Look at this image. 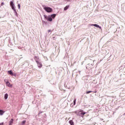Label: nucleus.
<instances>
[{"mask_svg":"<svg viewBox=\"0 0 125 125\" xmlns=\"http://www.w3.org/2000/svg\"><path fill=\"white\" fill-rule=\"evenodd\" d=\"M88 61L89 63L87 64L86 68V69H87V68H90V69H91L93 67V66H94V62H96V61L95 60L89 59Z\"/></svg>","mask_w":125,"mask_h":125,"instance_id":"f257e3e1","label":"nucleus"},{"mask_svg":"<svg viewBox=\"0 0 125 125\" xmlns=\"http://www.w3.org/2000/svg\"><path fill=\"white\" fill-rule=\"evenodd\" d=\"M42 6L44 10L46 11L47 13H51V12H52V11H53V9H52V8L50 7H46V6L44 5H42Z\"/></svg>","mask_w":125,"mask_h":125,"instance_id":"f03ea898","label":"nucleus"},{"mask_svg":"<svg viewBox=\"0 0 125 125\" xmlns=\"http://www.w3.org/2000/svg\"><path fill=\"white\" fill-rule=\"evenodd\" d=\"M44 18L46 20H47V21H49V22L52 21V18L50 16V15H49L48 17L46 15H44Z\"/></svg>","mask_w":125,"mask_h":125,"instance_id":"7ed1b4c3","label":"nucleus"},{"mask_svg":"<svg viewBox=\"0 0 125 125\" xmlns=\"http://www.w3.org/2000/svg\"><path fill=\"white\" fill-rule=\"evenodd\" d=\"M36 63H37L38 67V68H39V69H41V68H42V63L40 61H37Z\"/></svg>","mask_w":125,"mask_h":125,"instance_id":"20e7f679","label":"nucleus"},{"mask_svg":"<svg viewBox=\"0 0 125 125\" xmlns=\"http://www.w3.org/2000/svg\"><path fill=\"white\" fill-rule=\"evenodd\" d=\"M79 116H80V117H83V116L84 115H85V112L83 111H82L81 112H79Z\"/></svg>","mask_w":125,"mask_h":125,"instance_id":"39448f33","label":"nucleus"},{"mask_svg":"<svg viewBox=\"0 0 125 125\" xmlns=\"http://www.w3.org/2000/svg\"><path fill=\"white\" fill-rule=\"evenodd\" d=\"M6 85H7V86H8L9 87H12V85L10 84V83H9V82L7 81L6 83Z\"/></svg>","mask_w":125,"mask_h":125,"instance_id":"423d86ee","label":"nucleus"},{"mask_svg":"<svg viewBox=\"0 0 125 125\" xmlns=\"http://www.w3.org/2000/svg\"><path fill=\"white\" fill-rule=\"evenodd\" d=\"M92 26H94V27H96V28H99V29H101V26H99V25L97 24H92Z\"/></svg>","mask_w":125,"mask_h":125,"instance_id":"0eeeda50","label":"nucleus"},{"mask_svg":"<svg viewBox=\"0 0 125 125\" xmlns=\"http://www.w3.org/2000/svg\"><path fill=\"white\" fill-rule=\"evenodd\" d=\"M10 5L11 6V7H12V6H15V5H14V2L13 0H11L10 2Z\"/></svg>","mask_w":125,"mask_h":125,"instance_id":"6e6552de","label":"nucleus"},{"mask_svg":"<svg viewBox=\"0 0 125 125\" xmlns=\"http://www.w3.org/2000/svg\"><path fill=\"white\" fill-rule=\"evenodd\" d=\"M34 60H35L36 62H37V61H39V59H40V58L39 56H34Z\"/></svg>","mask_w":125,"mask_h":125,"instance_id":"1a4fd4ad","label":"nucleus"},{"mask_svg":"<svg viewBox=\"0 0 125 125\" xmlns=\"http://www.w3.org/2000/svg\"><path fill=\"white\" fill-rule=\"evenodd\" d=\"M8 74H9V75H11V76H13V75H14V74L12 72V70L8 71Z\"/></svg>","mask_w":125,"mask_h":125,"instance_id":"9d476101","label":"nucleus"},{"mask_svg":"<svg viewBox=\"0 0 125 125\" xmlns=\"http://www.w3.org/2000/svg\"><path fill=\"white\" fill-rule=\"evenodd\" d=\"M50 16L51 17V18H53V19H54V18H55V17H56V14H53L50 15Z\"/></svg>","mask_w":125,"mask_h":125,"instance_id":"9b49d317","label":"nucleus"},{"mask_svg":"<svg viewBox=\"0 0 125 125\" xmlns=\"http://www.w3.org/2000/svg\"><path fill=\"white\" fill-rule=\"evenodd\" d=\"M13 119H11V120L9 121V125H12L13 124Z\"/></svg>","mask_w":125,"mask_h":125,"instance_id":"f8f14e48","label":"nucleus"},{"mask_svg":"<svg viewBox=\"0 0 125 125\" xmlns=\"http://www.w3.org/2000/svg\"><path fill=\"white\" fill-rule=\"evenodd\" d=\"M8 98V94L7 93H6L4 94V99L5 100H6Z\"/></svg>","mask_w":125,"mask_h":125,"instance_id":"ddd939ff","label":"nucleus"},{"mask_svg":"<svg viewBox=\"0 0 125 125\" xmlns=\"http://www.w3.org/2000/svg\"><path fill=\"white\" fill-rule=\"evenodd\" d=\"M69 7H70V5H67L64 8V11H66L67 9H69Z\"/></svg>","mask_w":125,"mask_h":125,"instance_id":"4468645a","label":"nucleus"},{"mask_svg":"<svg viewBox=\"0 0 125 125\" xmlns=\"http://www.w3.org/2000/svg\"><path fill=\"white\" fill-rule=\"evenodd\" d=\"M4 114V111H3L2 110L0 109V116H2Z\"/></svg>","mask_w":125,"mask_h":125,"instance_id":"2eb2a0df","label":"nucleus"},{"mask_svg":"<svg viewBox=\"0 0 125 125\" xmlns=\"http://www.w3.org/2000/svg\"><path fill=\"white\" fill-rule=\"evenodd\" d=\"M14 11L15 16L18 17L19 14L17 13V11H16V10H15V11Z\"/></svg>","mask_w":125,"mask_h":125,"instance_id":"dca6fc26","label":"nucleus"},{"mask_svg":"<svg viewBox=\"0 0 125 125\" xmlns=\"http://www.w3.org/2000/svg\"><path fill=\"white\" fill-rule=\"evenodd\" d=\"M69 123L70 124V125H74V122L73 121V120H70L69 121Z\"/></svg>","mask_w":125,"mask_h":125,"instance_id":"f3484780","label":"nucleus"},{"mask_svg":"<svg viewBox=\"0 0 125 125\" xmlns=\"http://www.w3.org/2000/svg\"><path fill=\"white\" fill-rule=\"evenodd\" d=\"M12 9L14 11L15 10H16V9H15V6H13L12 7H11Z\"/></svg>","mask_w":125,"mask_h":125,"instance_id":"a211bd4d","label":"nucleus"},{"mask_svg":"<svg viewBox=\"0 0 125 125\" xmlns=\"http://www.w3.org/2000/svg\"><path fill=\"white\" fill-rule=\"evenodd\" d=\"M91 92H93L92 91H87L86 92V94H89V93H90Z\"/></svg>","mask_w":125,"mask_h":125,"instance_id":"6ab92c4d","label":"nucleus"},{"mask_svg":"<svg viewBox=\"0 0 125 125\" xmlns=\"http://www.w3.org/2000/svg\"><path fill=\"white\" fill-rule=\"evenodd\" d=\"M42 24H45V25H46L47 24V22L44 21H42Z\"/></svg>","mask_w":125,"mask_h":125,"instance_id":"aec40b11","label":"nucleus"},{"mask_svg":"<svg viewBox=\"0 0 125 125\" xmlns=\"http://www.w3.org/2000/svg\"><path fill=\"white\" fill-rule=\"evenodd\" d=\"M76 101H77V99H75L73 101V105H76Z\"/></svg>","mask_w":125,"mask_h":125,"instance_id":"412c9836","label":"nucleus"},{"mask_svg":"<svg viewBox=\"0 0 125 125\" xmlns=\"http://www.w3.org/2000/svg\"><path fill=\"white\" fill-rule=\"evenodd\" d=\"M26 123V121H23L21 123V125H25V123Z\"/></svg>","mask_w":125,"mask_h":125,"instance_id":"4be33fe9","label":"nucleus"},{"mask_svg":"<svg viewBox=\"0 0 125 125\" xmlns=\"http://www.w3.org/2000/svg\"><path fill=\"white\" fill-rule=\"evenodd\" d=\"M18 9H20V7H21L20 4H18Z\"/></svg>","mask_w":125,"mask_h":125,"instance_id":"5701e85b","label":"nucleus"},{"mask_svg":"<svg viewBox=\"0 0 125 125\" xmlns=\"http://www.w3.org/2000/svg\"><path fill=\"white\" fill-rule=\"evenodd\" d=\"M4 3L3 2H2L1 3V6H2V5H4Z\"/></svg>","mask_w":125,"mask_h":125,"instance_id":"b1692460","label":"nucleus"},{"mask_svg":"<svg viewBox=\"0 0 125 125\" xmlns=\"http://www.w3.org/2000/svg\"><path fill=\"white\" fill-rule=\"evenodd\" d=\"M9 42L10 44H11V42H10V40H9Z\"/></svg>","mask_w":125,"mask_h":125,"instance_id":"393cba45","label":"nucleus"},{"mask_svg":"<svg viewBox=\"0 0 125 125\" xmlns=\"http://www.w3.org/2000/svg\"><path fill=\"white\" fill-rule=\"evenodd\" d=\"M8 45L9 46V47H11V44H10V45H9V44H8Z\"/></svg>","mask_w":125,"mask_h":125,"instance_id":"a878e982","label":"nucleus"},{"mask_svg":"<svg viewBox=\"0 0 125 125\" xmlns=\"http://www.w3.org/2000/svg\"><path fill=\"white\" fill-rule=\"evenodd\" d=\"M0 125H3V123H0Z\"/></svg>","mask_w":125,"mask_h":125,"instance_id":"bb28decb","label":"nucleus"},{"mask_svg":"<svg viewBox=\"0 0 125 125\" xmlns=\"http://www.w3.org/2000/svg\"><path fill=\"white\" fill-rule=\"evenodd\" d=\"M48 33H49V32H51V30H48Z\"/></svg>","mask_w":125,"mask_h":125,"instance_id":"cd10ccee","label":"nucleus"},{"mask_svg":"<svg viewBox=\"0 0 125 125\" xmlns=\"http://www.w3.org/2000/svg\"><path fill=\"white\" fill-rule=\"evenodd\" d=\"M66 1H70V0H65Z\"/></svg>","mask_w":125,"mask_h":125,"instance_id":"c85d7f7f","label":"nucleus"},{"mask_svg":"<svg viewBox=\"0 0 125 125\" xmlns=\"http://www.w3.org/2000/svg\"><path fill=\"white\" fill-rule=\"evenodd\" d=\"M13 76H14V77H16V74H14Z\"/></svg>","mask_w":125,"mask_h":125,"instance_id":"c756f323","label":"nucleus"},{"mask_svg":"<svg viewBox=\"0 0 125 125\" xmlns=\"http://www.w3.org/2000/svg\"><path fill=\"white\" fill-rule=\"evenodd\" d=\"M79 74L80 75H81V71H79Z\"/></svg>","mask_w":125,"mask_h":125,"instance_id":"7c9ffc66","label":"nucleus"},{"mask_svg":"<svg viewBox=\"0 0 125 125\" xmlns=\"http://www.w3.org/2000/svg\"><path fill=\"white\" fill-rule=\"evenodd\" d=\"M96 92H97L96 91H95V92H94L95 93H96Z\"/></svg>","mask_w":125,"mask_h":125,"instance_id":"2f4dec72","label":"nucleus"},{"mask_svg":"<svg viewBox=\"0 0 125 125\" xmlns=\"http://www.w3.org/2000/svg\"><path fill=\"white\" fill-rule=\"evenodd\" d=\"M39 114H42V112H40Z\"/></svg>","mask_w":125,"mask_h":125,"instance_id":"473e14b6","label":"nucleus"},{"mask_svg":"<svg viewBox=\"0 0 125 125\" xmlns=\"http://www.w3.org/2000/svg\"><path fill=\"white\" fill-rule=\"evenodd\" d=\"M0 18H1V17H0Z\"/></svg>","mask_w":125,"mask_h":125,"instance_id":"72a5a7b5","label":"nucleus"}]
</instances>
